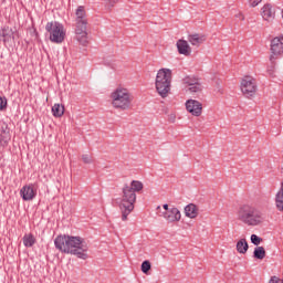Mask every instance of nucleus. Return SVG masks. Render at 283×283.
I'll use <instances>...</instances> for the list:
<instances>
[{
    "mask_svg": "<svg viewBox=\"0 0 283 283\" xmlns=\"http://www.w3.org/2000/svg\"><path fill=\"white\" fill-rule=\"evenodd\" d=\"M75 39L84 48L90 43V40H87V11L85 6H78L75 10Z\"/></svg>",
    "mask_w": 283,
    "mask_h": 283,
    "instance_id": "f257e3e1",
    "label": "nucleus"
},
{
    "mask_svg": "<svg viewBox=\"0 0 283 283\" xmlns=\"http://www.w3.org/2000/svg\"><path fill=\"white\" fill-rule=\"evenodd\" d=\"M237 216L238 220L248 227H259V224L264 222V217H262L260 210L251 205L241 206L238 209Z\"/></svg>",
    "mask_w": 283,
    "mask_h": 283,
    "instance_id": "f03ea898",
    "label": "nucleus"
},
{
    "mask_svg": "<svg viewBox=\"0 0 283 283\" xmlns=\"http://www.w3.org/2000/svg\"><path fill=\"white\" fill-rule=\"evenodd\" d=\"M134 205H136V193L132 190V188H129V185H124L119 203L122 220L124 222L127 220V216L134 211Z\"/></svg>",
    "mask_w": 283,
    "mask_h": 283,
    "instance_id": "7ed1b4c3",
    "label": "nucleus"
},
{
    "mask_svg": "<svg viewBox=\"0 0 283 283\" xmlns=\"http://www.w3.org/2000/svg\"><path fill=\"white\" fill-rule=\"evenodd\" d=\"M156 90L161 98H167L171 92V70L160 69L156 76Z\"/></svg>",
    "mask_w": 283,
    "mask_h": 283,
    "instance_id": "20e7f679",
    "label": "nucleus"
},
{
    "mask_svg": "<svg viewBox=\"0 0 283 283\" xmlns=\"http://www.w3.org/2000/svg\"><path fill=\"white\" fill-rule=\"evenodd\" d=\"M111 98L112 105L116 109H129L134 101V96H132L127 88H117L112 93Z\"/></svg>",
    "mask_w": 283,
    "mask_h": 283,
    "instance_id": "39448f33",
    "label": "nucleus"
},
{
    "mask_svg": "<svg viewBox=\"0 0 283 283\" xmlns=\"http://www.w3.org/2000/svg\"><path fill=\"white\" fill-rule=\"evenodd\" d=\"M87 251H90V247L85 239L81 237H72V255L78 260H87V258H90Z\"/></svg>",
    "mask_w": 283,
    "mask_h": 283,
    "instance_id": "423d86ee",
    "label": "nucleus"
},
{
    "mask_svg": "<svg viewBox=\"0 0 283 283\" xmlns=\"http://www.w3.org/2000/svg\"><path fill=\"white\" fill-rule=\"evenodd\" d=\"M45 30L49 32L50 41L52 43H63V41H65V30L63 29V24L59 22H48Z\"/></svg>",
    "mask_w": 283,
    "mask_h": 283,
    "instance_id": "0eeeda50",
    "label": "nucleus"
},
{
    "mask_svg": "<svg viewBox=\"0 0 283 283\" xmlns=\"http://www.w3.org/2000/svg\"><path fill=\"white\" fill-rule=\"evenodd\" d=\"M241 92L245 98H252V96H255V92H258L255 80L251 76H245L241 81Z\"/></svg>",
    "mask_w": 283,
    "mask_h": 283,
    "instance_id": "6e6552de",
    "label": "nucleus"
},
{
    "mask_svg": "<svg viewBox=\"0 0 283 283\" xmlns=\"http://www.w3.org/2000/svg\"><path fill=\"white\" fill-rule=\"evenodd\" d=\"M55 249L62 253H72V237L59 235L54 240Z\"/></svg>",
    "mask_w": 283,
    "mask_h": 283,
    "instance_id": "1a4fd4ad",
    "label": "nucleus"
},
{
    "mask_svg": "<svg viewBox=\"0 0 283 283\" xmlns=\"http://www.w3.org/2000/svg\"><path fill=\"white\" fill-rule=\"evenodd\" d=\"M184 85L187 87V92L190 94H202V84L199 78L193 76H186L182 80Z\"/></svg>",
    "mask_w": 283,
    "mask_h": 283,
    "instance_id": "9d476101",
    "label": "nucleus"
},
{
    "mask_svg": "<svg viewBox=\"0 0 283 283\" xmlns=\"http://www.w3.org/2000/svg\"><path fill=\"white\" fill-rule=\"evenodd\" d=\"M20 196L25 202L34 200L36 198V188H34V185L32 184L23 186L20 190Z\"/></svg>",
    "mask_w": 283,
    "mask_h": 283,
    "instance_id": "9b49d317",
    "label": "nucleus"
},
{
    "mask_svg": "<svg viewBox=\"0 0 283 283\" xmlns=\"http://www.w3.org/2000/svg\"><path fill=\"white\" fill-rule=\"evenodd\" d=\"M186 109L192 116H200L202 114V103L196 99H188L186 102Z\"/></svg>",
    "mask_w": 283,
    "mask_h": 283,
    "instance_id": "f8f14e48",
    "label": "nucleus"
},
{
    "mask_svg": "<svg viewBox=\"0 0 283 283\" xmlns=\"http://www.w3.org/2000/svg\"><path fill=\"white\" fill-rule=\"evenodd\" d=\"M271 52L274 56L283 54V35L276 36L271 41Z\"/></svg>",
    "mask_w": 283,
    "mask_h": 283,
    "instance_id": "ddd939ff",
    "label": "nucleus"
},
{
    "mask_svg": "<svg viewBox=\"0 0 283 283\" xmlns=\"http://www.w3.org/2000/svg\"><path fill=\"white\" fill-rule=\"evenodd\" d=\"M164 218L167 222H180L182 214L178 208H170L168 211L164 212Z\"/></svg>",
    "mask_w": 283,
    "mask_h": 283,
    "instance_id": "4468645a",
    "label": "nucleus"
},
{
    "mask_svg": "<svg viewBox=\"0 0 283 283\" xmlns=\"http://www.w3.org/2000/svg\"><path fill=\"white\" fill-rule=\"evenodd\" d=\"M261 15L263 17L264 21H273L275 19V9L271 4H264L261 9Z\"/></svg>",
    "mask_w": 283,
    "mask_h": 283,
    "instance_id": "2eb2a0df",
    "label": "nucleus"
},
{
    "mask_svg": "<svg viewBox=\"0 0 283 283\" xmlns=\"http://www.w3.org/2000/svg\"><path fill=\"white\" fill-rule=\"evenodd\" d=\"M188 41L196 48H199L205 41H207V35L199 33L189 34Z\"/></svg>",
    "mask_w": 283,
    "mask_h": 283,
    "instance_id": "dca6fc26",
    "label": "nucleus"
},
{
    "mask_svg": "<svg viewBox=\"0 0 283 283\" xmlns=\"http://www.w3.org/2000/svg\"><path fill=\"white\" fill-rule=\"evenodd\" d=\"M177 50L179 54H184V56H189L191 54V46H189V42L186 40L177 41Z\"/></svg>",
    "mask_w": 283,
    "mask_h": 283,
    "instance_id": "f3484780",
    "label": "nucleus"
},
{
    "mask_svg": "<svg viewBox=\"0 0 283 283\" xmlns=\"http://www.w3.org/2000/svg\"><path fill=\"white\" fill-rule=\"evenodd\" d=\"M186 218H198V206L189 203L185 207Z\"/></svg>",
    "mask_w": 283,
    "mask_h": 283,
    "instance_id": "a211bd4d",
    "label": "nucleus"
},
{
    "mask_svg": "<svg viewBox=\"0 0 283 283\" xmlns=\"http://www.w3.org/2000/svg\"><path fill=\"white\" fill-rule=\"evenodd\" d=\"M10 128H8V124L3 123L1 126V139L0 143H10Z\"/></svg>",
    "mask_w": 283,
    "mask_h": 283,
    "instance_id": "6ab92c4d",
    "label": "nucleus"
},
{
    "mask_svg": "<svg viewBox=\"0 0 283 283\" xmlns=\"http://www.w3.org/2000/svg\"><path fill=\"white\" fill-rule=\"evenodd\" d=\"M1 36H3L4 43H7L10 39H14V31L10 27L4 25L1 30Z\"/></svg>",
    "mask_w": 283,
    "mask_h": 283,
    "instance_id": "aec40b11",
    "label": "nucleus"
},
{
    "mask_svg": "<svg viewBox=\"0 0 283 283\" xmlns=\"http://www.w3.org/2000/svg\"><path fill=\"white\" fill-rule=\"evenodd\" d=\"M237 251H238V253H241L242 255H244L247 253V251H249V243L247 242V239H240L237 242Z\"/></svg>",
    "mask_w": 283,
    "mask_h": 283,
    "instance_id": "412c9836",
    "label": "nucleus"
},
{
    "mask_svg": "<svg viewBox=\"0 0 283 283\" xmlns=\"http://www.w3.org/2000/svg\"><path fill=\"white\" fill-rule=\"evenodd\" d=\"M22 240H23L24 247H27V248H31V247H34V244H36V239L34 238V235L32 233L24 234Z\"/></svg>",
    "mask_w": 283,
    "mask_h": 283,
    "instance_id": "4be33fe9",
    "label": "nucleus"
},
{
    "mask_svg": "<svg viewBox=\"0 0 283 283\" xmlns=\"http://www.w3.org/2000/svg\"><path fill=\"white\" fill-rule=\"evenodd\" d=\"M253 258L256 260H264V258H266V250H264V247H256L253 252Z\"/></svg>",
    "mask_w": 283,
    "mask_h": 283,
    "instance_id": "5701e85b",
    "label": "nucleus"
},
{
    "mask_svg": "<svg viewBox=\"0 0 283 283\" xmlns=\"http://www.w3.org/2000/svg\"><path fill=\"white\" fill-rule=\"evenodd\" d=\"M143 182L138 180H133L130 185H128V189H132L133 193H136L138 191H143Z\"/></svg>",
    "mask_w": 283,
    "mask_h": 283,
    "instance_id": "b1692460",
    "label": "nucleus"
},
{
    "mask_svg": "<svg viewBox=\"0 0 283 283\" xmlns=\"http://www.w3.org/2000/svg\"><path fill=\"white\" fill-rule=\"evenodd\" d=\"M52 112H53V116H55L56 118H60V116H63V114L65 113V108L60 104H54L52 107Z\"/></svg>",
    "mask_w": 283,
    "mask_h": 283,
    "instance_id": "393cba45",
    "label": "nucleus"
},
{
    "mask_svg": "<svg viewBox=\"0 0 283 283\" xmlns=\"http://www.w3.org/2000/svg\"><path fill=\"white\" fill-rule=\"evenodd\" d=\"M142 271L147 275L149 273V271H151V262L144 261L142 263Z\"/></svg>",
    "mask_w": 283,
    "mask_h": 283,
    "instance_id": "a878e982",
    "label": "nucleus"
},
{
    "mask_svg": "<svg viewBox=\"0 0 283 283\" xmlns=\"http://www.w3.org/2000/svg\"><path fill=\"white\" fill-rule=\"evenodd\" d=\"M6 109H8V98L0 96V112H6Z\"/></svg>",
    "mask_w": 283,
    "mask_h": 283,
    "instance_id": "bb28decb",
    "label": "nucleus"
},
{
    "mask_svg": "<svg viewBox=\"0 0 283 283\" xmlns=\"http://www.w3.org/2000/svg\"><path fill=\"white\" fill-rule=\"evenodd\" d=\"M82 161L84 165H92L94 163V158L90 154L82 155Z\"/></svg>",
    "mask_w": 283,
    "mask_h": 283,
    "instance_id": "cd10ccee",
    "label": "nucleus"
},
{
    "mask_svg": "<svg viewBox=\"0 0 283 283\" xmlns=\"http://www.w3.org/2000/svg\"><path fill=\"white\" fill-rule=\"evenodd\" d=\"M251 242H252V244L258 247L260 244V242H262V238L258 237L256 234H252L251 235Z\"/></svg>",
    "mask_w": 283,
    "mask_h": 283,
    "instance_id": "c85d7f7f",
    "label": "nucleus"
},
{
    "mask_svg": "<svg viewBox=\"0 0 283 283\" xmlns=\"http://www.w3.org/2000/svg\"><path fill=\"white\" fill-rule=\"evenodd\" d=\"M247 2L249 3V6L251 8H255V7L260 6V3H262V0H247Z\"/></svg>",
    "mask_w": 283,
    "mask_h": 283,
    "instance_id": "c756f323",
    "label": "nucleus"
},
{
    "mask_svg": "<svg viewBox=\"0 0 283 283\" xmlns=\"http://www.w3.org/2000/svg\"><path fill=\"white\" fill-rule=\"evenodd\" d=\"M108 8H114L115 3H118V0H105Z\"/></svg>",
    "mask_w": 283,
    "mask_h": 283,
    "instance_id": "7c9ffc66",
    "label": "nucleus"
},
{
    "mask_svg": "<svg viewBox=\"0 0 283 283\" xmlns=\"http://www.w3.org/2000/svg\"><path fill=\"white\" fill-rule=\"evenodd\" d=\"M269 283H282V282H281L280 277H277V276H272V277L270 279Z\"/></svg>",
    "mask_w": 283,
    "mask_h": 283,
    "instance_id": "2f4dec72",
    "label": "nucleus"
},
{
    "mask_svg": "<svg viewBox=\"0 0 283 283\" xmlns=\"http://www.w3.org/2000/svg\"><path fill=\"white\" fill-rule=\"evenodd\" d=\"M169 120H171V123H174V120H176V115H174V114L169 115Z\"/></svg>",
    "mask_w": 283,
    "mask_h": 283,
    "instance_id": "473e14b6",
    "label": "nucleus"
},
{
    "mask_svg": "<svg viewBox=\"0 0 283 283\" xmlns=\"http://www.w3.org/2000/svg\"><path fill=\"white\" fill-rule=\"evenodd\" d=\"M164 209H165V211H169V205L165 203Z\"/></svg>",
    "mask_w": 283,
    "mask_h": 283,
    "instance_id": "72a5a7b5",
    "label": "nucleus"
},
{
    "mask_svg": "<svg viewBox=\"0 0 283 283\" xmlns=\"http://www.w3.org/2000/svg\"><path fill=\"white\" fill-rule=\"evenodd\" d=\"M274 59H275L274 55H271V56H270V61H273Z\"/></svg>",
    "mask_w": 283,
    "mask_h": 283,
    "instance_id": "f704fd0d",
    "label": "nucleus"
}]
</instances>
